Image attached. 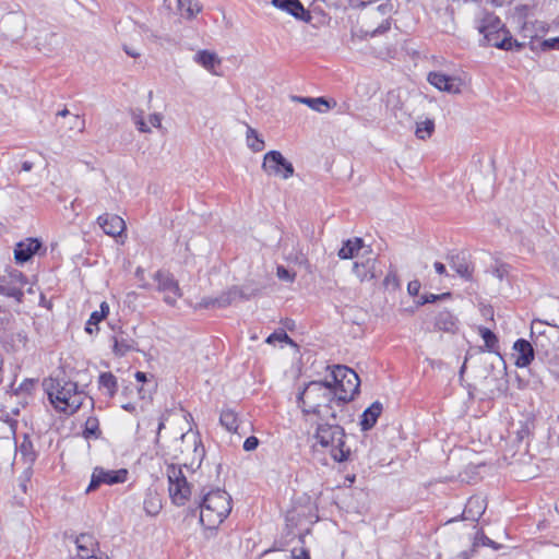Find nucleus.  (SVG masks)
<instances>
[{
    "mask_svg": "<svg viewBox=\"0 0 559 559\" xmlns=\"http://www.w3.org/2000/svg\"><path fill=\"white\" fill-rule=\"evenodd\" d=\"M298 405L304 419L312 425L337 419L343 413L342 402L335 397L328 380L309 382L298 394Z\"/></svg>",
    "mask_w": 559,
    "mask_h": 559,
    "instance_id": "1",
    "label": "nucleus"
},
{
    "mask_svg": "<svg viewBox=\"0 0 559 559\" xmlns=\"http://www.w3.org/2000/svg\"><path fill=\"white\" fill-rule=\"evenodd\" d=\"M340 418L341 416L337 419L314 424L317 428L313 438L316 445H320L333 461L343 463L349 459L352 450L347 444L345 430L340 425Z\"/></svg>",
    "mask_w": 559,
    "mask_h": 559,
    "instance_id": "2",
    "label": "nucleus"
},
{
    "mask_svg": "<svg viewBox=\"0 0 559 559\" xmlns=\"http://www.w3.org/2000/svg\"><path fill=\"white\" fill-rule=\"evenodd\" d=\"M44 388L55 408L66 414H74L87 397L83 391L78 389L75 382L64 379H46Z\"/></svg>",
    "mask_w": 559,
    "mask_h": 559,
    "instance_id": "3",
    "label": "nucleus"
},
{
    "mask_svg": "<svg viewBox=\"0 0 559 559\" xmlns=\"http://www.w3.org/2000/svg\"><path fill=\"white\" fill-rule=\"evenodd\" d=\"M231 511V497L223 489L204 495L200 506V522L209 530L218 527Z\"/></svg>",
    "mask_w": 559,
    "mask_h": 559,
    "instance_id": "4",
    "label": "nucleus"
},
{
    "mask_svg": "<svg viewBox=\"0 0 559 559\" xmlns=\"http://www.w3.org/2000/svg\"><path fill=\"white\" fill-rule=\"evenodd\" d=\"M331 378L332 380L330 382L332 383L334 395L338 402H342V406L344 407V405L352 401L358 393L360 385L359 377L350 368L337 365L333 367Z\"/></svg>",
    "mask_w": 559,
    "mask_h": 559,
    "instance_id": "5",
    "label": "nucleus"
},
{
    "mask_svg": "<svg viewBox=\"0 0 559 559\" xmlns=\"http://www.w3.org/2000/svg\"><path fill=\"white\" fill-rule=\"evenodd\" d=\"M167 476L169 481V496L173 502L177 506H183L191 495V489L182 468L170 465L167 468Z\"/></svg>",
    "mask_w": 559,
    "mask_h": 559,
    "instance_id": "6",
    "label": "nucleus"
},
{
    "mask_svg": "<svg viewBox=\"0 0 559 559\" xmlns=\"http://www.w3.org/2000/svg\"><path fill=\"white\" fill-rule=\"evenodd\" d=\"M533 344L537 352L550 355L559 345V329L554 325H543L540 322L532 326Z\"/></svg>",
    "mask_w": 559,
    "mask_h": 559,
    "instance_id": "7",
    "label": "nucleus"
},
{
    "mask_svg": "<svg viewBox=\"0 0 559 559\" xmlns=\"http://www.w3.org/2000/svg\"><path fill=\"white\" fill-rule=\"evenodd\" d=\"M26 284L27 278L22 272L10 271L0 276V295L13 299L16 304H22Z\"/></svg>",
    "mask_w": 559,
    "mask_h": 559,
    "instance_id": "8",
    "label": "nucleus"
},
{
    "mask_svg": "<svg viewBox=\"0 0 559 559\" xmlns=\"http://www.w3.org/2000/svg\"><path fill=\"white\" fill-rule=\"evenodd\" d=\"M263 171L269 176H276L284 180L293 177L295 169L281 152L270 151L263 157Z\"/></svg>",
    "mask_w": 559,
    "mask_h": 559,
    "instance_id": "9",
    "label": "nucleus"
},
{
    "mask_svg": "<svg viewBox=\"0 0 559 559\" xmlns=\"http://www.w3.org/2000/svg\"><path fill=\"white\" fill-rule=\"evenodd\" d=\"M153 278L157 283V290L164 294V301L167 305L175 306L177 300L181 298L182 293L173 274L166 271H157Z\"/></svg>",
    "mask_w": 559,
    "mask_h": 559,
    "instance_id": "10",
    "label": "nucleus"
},
{
    "mask_svg": "<svg viewBox=\"0 0 559 559\" xmlns=\"http://www.w3.org/2000/svg\"><path fill=\"white\" fill-rule=\"evenodd\" d=\"M127 476L128 471L124 468L111 471L96 466L93 469L91 483L86 488V492L96 490L100 485L122 484L127 480Z\"/></svg>",
    "mask_w": 559,
    "mask_h": 559,
    "instance_id": "11",
    "label": "nucleus"
},
{
    "mask_svg": "<svg viewBox=\"0 0 559 559\" xmlns=\"http://www.w3.org/2000/svg\"><path fill=\"white\" fill-rule=\"evenodd\" d=\"M428 82L439 91L450 94H460L462 92V81L455 76H449L441 72H430Z\"/></svg>",
    "mask_w": 559,
    "mask_h": 559,
    "instance_id": "12",
    "label": "nucleus"
},
{
    "mask_svg": "<svg viewBox=\"0 0 559 559\" xmlns=\"http://www.w3.org/2000/svg\"><path fill=\"white\" fill-rule=\"evenodd\" d=\"M477 29L484 39H493L492 34H501L508 31L501 20L493 13L485 12L483 17L477 21Z\"/></svg>",
    "mask_w": 559,
    "mask_h": 559,
    "instance_id": "13",
    "label": "nucleus"
},
{
    "mask_svg": "<svg viewBox=\"0 0 559 559\" xmlns=\"http://www.w3.org/2000/svg\"><path fill=\"white\" fill-rule=\"evenodd\" d=\"M365 253H368V257L364 258L362 254L353 266V271L360 282L371 281L376 277V258L371 255L369 249H366Z\"/></svg>",
    "mask_w": 559,
    "mask_h": 559,
    "instance_id": "14",
    "label": "nucleus"
},
{
    "mask_svg": "<svg viewBox=\"0 0 559 559\" xmlns=\"http://www.w3.org/2000/svg\"><path fill=\"white\" fill-rule=\"evenodd\" d=\"M1 25L3 34L12 40L21 37L26 29L25 19L21 14L7 15Z\"/></svg>",
    "mask_w": 559,
    "mask_h": 559,
    "instance_id": "15",
    "label": "nucleus"
},
{
    "mask_svg": "<svg viewBox=\"0 0 559 559\" xmlns=\"http://www.w3.org/2000/svg\"><path fill=\"white\" fill-rule=\"evenodd\" d=\"M491 37L493 39L483 38L479 41L480 46H493L504 50H520L524 46L522 43H519L518 40L513 39L509 31L501 32V34H492Z\"/></svg>",
    "mask_w": 559,
    "mask_h": 559,
    "instance_id": "16",
    "label": "nucleus"
},
{
    "mask_svg": "<svg viewBox=\"0 0 559 559\" xmlns=\"http://www.w3.org/2000/svg\"><path fill=\"white\" fill-rule=\"evenodd\" d=\"M75 545L80 559L96 558L98 542L93 535L86 533L79 535L75 539Z\"/></svg>",
    "mask_w": 559,
    "mask_h": 559,
    "instance_id": "17",
    "label": "nucleus"
},
{
    "mask_svg": "<svg viewBox=\"0 0 559 559\" xmlns=\"http://www.w3.org/2000/svg\"><path fill=\"white\" fill-rule=\"evenodd\" d=\"M98 225L102 227L105 234L117 237L126 229L124 221L114 214H103L97 218Z\"/></svg>",
    "mask_w": 559,
    "mask_h": 559,
    "instance_id": "18",
    "label": "nucleus"
},
{
    "mask_svg": "<svg viewBox=\"0 0 559 559\" xmlns=\"http://www.w3.org/2000/svg\"><path fill=\"white\" fill-rule=\"evenodd\" d=\"M40 248L41 242L38 239L27 238L16 245L14 258L19 263L27 262Z\"/></svg>",
    "mask_w": 559,
    "mask_h": 559,
    "instance_id": "19",
    "label": "nucleus"
},
{
    "mask_svg": "<svg viewBox=\"0 0 559 559\" xmlns=\"http://www.w3.org/2000/svg\"><path fill=\"white\" fill-rule=\"evenodd\" d=\"M513 349L516 355L515 366L519 368L527 367L534 359V347L528 341L518 340Z\"/></svg>",
    "mask_w": 559,
    "mask_h": 559,
    "instance_id": "20",
    "label": "nucleus"
},
{
    "mask_svg": "<svg viewBox=\"0 0 559 559\" xmlns=\"http://www.w3.org/2000/svg\"><path fill=\"white\" fill-rule=\"evenodd\" d=\"M486 507V500L483 497H471L465 504V509L462 514L463 520L478 521V519L484 514Z\"/></svg>",
    "mask_w": 559,
    "mask_h": 559,
    "instance_id": "21",
    "label": "nucleus"
},
{
    "mask_svg": "<svg viewBox=\"0 0 559 559\" xmlns=\"http://www.w3.org/2000/svg\"><path fill=\"white\" fill-rule=\"evenodd\" d=\"M271 3L274 7L288 12L298 20L308 21L310 19L309 13L305 10L299 0H272Z\"/></svg>",
    "mask_w": 559,
    "mask_h": 559,
    "instance_id": "22",
    "label": "nucleus"
},
{
    "mask_svg": "<svg viewBox=\"0 0 559 559\" xmlns=\"http://www.w3.org/2000/svg\"><path fill=\"white\" fill-rule=\"evenodd\" d=\"M193 59L212 74L218 75L216 68L221 66L222 61L215 52L200 50L194 55Z\"/></svg>",
    "mask_w": 559,
    "mask_h": 559,
    "instance_id": "23",
    "label": "nucleus"
},
{
    "mask_svg": "<svg viewBox=\"0 0 559 559\" xmlns=\"http://www.w3.org/2000/svg\"><path fill=\"white\" fill-rule=\"evenodd\" d=\"M383 411V406L379 401L373 402L361 415V430H370L377 423Z\"/></svg>",
    "mask_w": 559,
    "mask_h": 559,
    "instance_id": "24",
    "label": "nucleus"
},
{
    "mask_svg": "<svg viewBox=\"0 0 559 559\" xmlns=\"http://www.w3.org/2000/svg\"><path fill=\"white\" fill-rule=\"evenodd\" d=\"M112 350L117 356H124L135 348V342L127 333L119 331L112 336Z\"/></svg>",
    "mask_w": 559,
    "mask_h": 559,
    "instance_id": "25",
    "label": "nucleus"
},
{
    "mask_svg": "<svg viewBox=\"0 0 559 559\" xmlns=\"http://www.w3.org/2000/svg\"><path fill=\"white\" fill-rule=\"evenodd\" d=\"M366 249L367 248L365 247L361 238L348 239L347 241L344 242L342 248L338 250V257L344 260L353 259V258L359 259L360 258L359 252L361 250L365 251Z\"/></svg>",
    "mask_w": 559,
    "mask_h": 559,
    "instance_id": "26",
    "label": "nucleus"
},
{
    "mask_svg": "<svg viewBox=\"0 0 559 559\" xmlns=\"http://www.w3.org/2000/svg\"><path fill=\"white\" fill-rule=\"evenodd\" d=\"M450 267L456 272L463 278L469 280L473 274V267L471 262L461 254H455L450 258Z\"/></svg>",
    "mask_w": 559,
    "mask_h": 559,
    "instance_id": "27",
    "label": "nucleus"
},
{
    "mask_svg": "<svg viewBox=\"0 0 559 559\" xmlns=\"http://www.w3.org/2000/svg\"><path fill=\"white\" fill-rule=\"evenodd\" d=\"M109 305L106 301L100 304V309L92 312L85 325V332L94 334L98 332V324L108 316Z\"/></svg>",
    "mask_w": 559,
    "mask_h": 559,
    "instance_id": "28",
    "label": "nucleus"
},
{
    "mask_svg": "<svg viewBox=\"0 0 559 559\" xmlns=\"http://www.w3.org/2000/svg\"><path fill=\"white\" fill-rule=\"evenodd\" d=\"M219 423L227 431L241 435V432L239 431V429L241 428V423L239 421L237 414L233 409H223L219 416Z\"/></svg>",
    "mask_w": 559,
    "mask_h": 559,
    "instance_id": "29",
    "label": "nucleus"
},
{
    "mask_svg": "<svg viewBox=\"0 0 559 559\" xmlns=\"http://www.w3.org/2000/svg\"><path fill=\"white\" fill-rule=\"evenodd\" d=\"M436 328L444 332H453L456 329V319L450 311H441L436 318Z\"/></svg>",
    "mask_w": 559,
    "mask_h": 559,
    "instance_id": "30",
    "label": "nucleus"
},
{
    "mask_svg": "<svg viewBox=\"0 0 559 559\" xmlns=\"http://www.w3.org/2000/svg\"><path fill=\"white\" fill-rule=\"evenodd\" d=\"M64 134L71 136L72 133H82L85 129V120L79 115L69 116L66 122L62 124Z\"/></svg>",
    "mask_w": 559,
    "mask_h": 559,
    "instance_id": "31",
    "label": "nucleus"
},
{
    "mask_svg": "<svg viewBox=\"0 0 559 559\" xmlns=\"http://www.w3.org/2000/svg\"><path fill=\"white\" fill-rule=\"evenodd\" d=\"M143 509L150 516H155L162 510V501L157 493L148 492L143 502Z\"/></svg>",
    "mask_w": 559,
    "mask_h": 559,
    "instance_id": "32",
    "label": "nucleus"
},
{
    "mask_svg": "<svg viewBox=\"0 0 559 559\" xmlns=\"http://www.w3.org/2000/svg\"><path fill=\"white\" fill-rule=\"evenodd\" d=\"M246 141L248 147L252 152H261L264 150L265 143L258 131L250 126H247Z\"/></svg>",
    "mask_w": 559,
    "mask_h": 559,
    "instance_id": "33",
    "label": "nucleus"
},
{
    "mask_svg": "<svg viewBox=\"0 0 559 559\" xmlns=\"http://www.w3.org/2000/svg\"><path fill=\"white\" fill-rule=\"evenodd\" d=\"M522 34L526 38H535L539 36V34H544L547 32L546 24L544 22L535 21V22H525L521 29Z\"/></svg>",
    "mask_w": 559,
    "mask_h": 559,
    "instance_id": "34",
    "label": "nucleus"
},
{
    "mask_svg": "<svg viewBox=\"0 0 559 559\" xmlns=\"http://www.w3.org/2000/svg\"><path fill=\"white\" fill-rule=\"evenodd\" d=\"M388 108L399 122H403L404 119L408 117V112L405 110L404 105L394 95L389 96Z\"/></svg>",
    "mask_w": 559,
    "mask_h": 559,
    "instance_id": "35",
    "label": "nucleus"
},
{
    "mask_svg": "<svg viewBox=\"0 0 559 559\" xmlns=\"http://www.w3.org/2000/svg\"><path fill=\"white\" fill-rule=\"evenodd\" d=\"M294 99L299 102V103L306 104L311 109H313L316 111H319V112H325V111H328L330 109L329 102L325 98H323V97H317V98H311V97H294Z\"/></svg>",
    "mask_w": 559,
    "mask_h": 559,
    "instance_id": "36",
    "label": "nucleus"
},
{
    "mask_svg": "<svg viewBox=\"0 0 559 559\" xmlns=\"http://www.w3.org/2000/svg\"><path fill=\"white\" fill-rule=\"evenodd\" d=\"M435 131V121L432 119H425L416 122L415 135L419 140L429 139Z\"/></svg>",
    "mask_w": 559,
    "mask_h": 559,
    "instance_id": "37",
    "label": "nucleus"
},
{
    "mask_svg": "<svg viewBox=\"0 0 559 559\" xmlns=\"http://www.w3.org/2000/svg\"><path fill=\"white\" fill-rule=\"evenodd\" d=\"M98 382L99 386L105 389L110 397L117 392V379L111 372H103L99 376Z\"/></svg>",
    "mask_w": 559,
    "mask_h": 559,
    "instance_id": "38",
    "label": "nucleus"
},
{
    "mask_svg": "<svg viewBox=\"0 0 559 559\" xmlns=\"http://www.w3.org/2000/svg\"><path fill=\"white\" fill-rule=\"evenodd\" d=\"M240 296V292L237 287L229 288L228 290L222 293L217 298V307L225 308L231 305L238 297Z\"/></svg>",
    "mask_w": 559,
    "mask_h": 559,
    "instance_id": "39",
    "label": "nucleus"
},
{
    "mask_svg": "<svg viewBox=\"0 0 559 559\" xmlns=\"http://www.w3.org/2000/svg\"><path fill=\"white\" fill-rule=\"evenodd\" d=\"M19 453L23 456L25 463L28 465L27 467H31L36 459V453L32 442L25 439L19 448Z\"/></svg>",
    "mask_w": 559,
    "mask_h": 559,
    "instance_id": "40",
    "label": "nucleus"
},
{
    "mask_svg": "<svg viewBox=\"0 0 559 559\" xmlns=\"http://www.w3.org/2000/svg\"><path fill=\"white\" fill-rule=\"evenodd\" d=\"M83 435L86 439L92 437L97 438L99 436V425L97 418L88 417L86 419Z\"/></svg>",
    "mask_w": 559,
    "mask_h": 559,
    "instance_id": "41",
    "label": "nucleus"
},
{
    "mask_svg": "<svg viewBox=\"0 0 559 559\" xmlns=\"http://www.w3.org/2000/svg\"><path fill=\"white\" fill-rule=\"evenodd\" d=\"M479 333L485 342V346L488 349H493L498 343L497 336L487 328H479Z\"/></svg>",
    "mask_w": 559,
    "mask_h": 559,
    "instance_id": "42",
    "label": "nucleus"
},
{
    "mask_svg": "<svg viewBox=\"0 0 559 559\" xmlns=\"http://www.w3.org/2000/svg\"><path fill=\"white\" fill-rule=\"evenodd\" d=\"M275 342H285V343L296 346L294 341L287 335V333H285L283 331L274 332L266 338V343H269V344H274Z\"/></svg>",
    "mask_w": 559,
    "mask_h": 559,
    "instance_id": "43",
    "label": "nucleus"
},
{
    "mask_svg": "<svg viewBox=\"0 0 559 559\" xmlns=\"http://www.w3.org/2000/svg\"><path fill=\"white\" fill-rule=\"evenodd\" d=\"M276 275L281 281L293 283L296 278V273L290 272L283 265H278L276 269Z\"/></svg>",
    "mask_w": 559,
    "mask_h": 559,
    "instance_id": "44",
    "label": "nucleus"
},
{
    "mask_svg": "<svg viewBox=\"0 0 559 559\" xmlns=\"http://www.w3.org/2000/svg\"><path fill=\"white\" fill-rule=\"evenodd\" d=\"M133 122H134L136 129L140 132H142V133L151 132V129L148 128V126L144 121V118H143L142 114H134L133 115Z\"/></svg>",
    "mask_w": 559,
    "mask_h": 559,
    "instance_id": "45",
    "label": "nucleus"
},
{
    "mask_svg": "<svg viewBox=\"0 0 559 559\" xmlns=\"http://www.w3.org/2000/svg\"><path fill=\"white\" fill-rule=\"evenodd\" d=\"M450 296H451L450 293H443V294H440V295L428 294V295H424V301H417V304L423 306V305L428 304V302H435V301L440 300V299L450 298Z\"/></svg>",
    "mask_w": 559,
    "mask_h": 559,
    "instance_id": "46",
    "label": "nucleus"
},
{
    "mask_svg": "<svg viewBox=\"0 0 559 559\" xmlns=\"http://www.w3.org/2000/svg\"><path fill=\"white\" fill-rule=\"evenodd\" d=\"M286 259L290 262H294L296 264H299V265H306L307 262H308V259L306 257V254L301 251L299 252H296V253H289Z\"/></svg>",
    "mask_w": 559,
    "mask_h": 559,
    "instance_id": "47",
    "label": "nucleus"
},
{
    "mask_svg": "<svg viewBox=\"0 0 559 559\" xmlns=\"http://www.w3.org/2000/svg\"><path fill=\"white\" fill-rule=\"evenodd\" d=\"M491 273L499 281H502L504 276L508 274V266L506 264H495L492 266Z\"/></svg>",
    "mask_w": 559,
    "mask_h": 559,
    "instance_id": "48",
    "label": "nucleus"
},
{
    "mask_svg": "<svg viewBox=\"0 0 559 559\" xmlns=\"http://www.w3.org/2000/svg\"><path fill=\"white\" fill-rule=\"evenodd\" d=\"M259 445V439L254 436L248 437L243 442L245 451H254Z\"/></svg>",
    "mask_w": 559,
    "mask_h": 559,
    "instance_id": "49",
    "label": "nucleus"
},
{
    "mask_svg": "<svg viewBox=\"0 0 559 559\" xmlns=\"http://www.w3.org/2000/svg\"><path fill=\"white\" fill-rule=\"evenodd\" d=\"M292 559H311L309 551L305 548H294L292 550Z\"/></svg>",
    "mask_w": 559,
    "mask_h": 559,
    "instance_id": "50",
    "label": "nucleus"
},
{
    "mask_svg": "<svg viewBox=\"0 0 559 559\" xmlns=\"http://www.w3.org/2000/svg\"><path fill=\"white\" fill-rule=\"evenodd\" d=\"M420 289L419 281L415 280L408 283L407 292L411 296H417Z\"/></svg>",
    "mask_w": 559,
    "mask_h": 559,
    "instance_id": "51",
    "label": "nucleus"
},
{
    "mask_svg": "<svg viewBox=\"0 0 559 559\" xmlns=\"http://www.w3.org/2000/svg\"><path fill=\"white\" fill-rule=\"evenodd\" d=\"M543 48L544 49H559V37L544 40Z\"/></svg>",
    "mask_w": 559,
    "mask_h": 559,
    "instance_id": "52",
    "label": "nucleus"
},
{
    "mask_svg": "<svg viewBox=\"0 0 559 559\" xmlns=\"http://www.w3.org/2000/svg\"><path fill=\"white\" fill-rule=\"evenodd\" d=\"M162 119H163V116L160 114H152L150 115L148 117V121L150 123L155 127V128H162Z\"/></svg>",
    "mask_w": 559,
    "mask_h": 559,
    "instance_id": "53",
    "label": "nucleus"
},
{
    "mask_svg": "<svg viewBox=\"0 0 559 559\" xmlns=\"http://www.w3.org/2000/svg\"><path fill=\"white\" fill-rule=\"evenodd\" d=\"M390 26H391V23L388 20H385V21H383L380 24L379 27H377L376 29L371 31L370 34H371V36H376L378 34H382V33L386 32L388 29H390Z\"/></svg>",
    "mask_w": 559,
    "mask_h": 559,
    "instance_id": "54",
    "label": "nucleus"
},
{
    "mask_svg": "<svg viewBox=\"0 0 559 559\" xmlns=\"http://www.w3.org/2000/svg\"><path fill=\"white\" fill-rule=\"evenodd\" d=\"M31 478V467H27L24 472V477L21 479L20 487L23 492H26L27 481Z\"/></svg>",
    "mask_w": 559,
    "mask_h": 559,
    "instance_id": "55",
    "label": "nucleus"
},
{
    "mask_svg": "<svg viewBox=\"0 0 559 559\" xmlns=\"http://www.w3.org/2000/svg\"><path fill=\"white\" fill-rule=\"evenodd\" d=\"M200 307L203 308H210V307H217L216 298H203L200 302Z\"/></svg>",
    "mask_w": 559,
    "mask_h": 559,
    "instance_id": "56",
    "label": "nucleus"
},
{
    "mask_svg": "<svg viewBox=\"0 0 559 559\" xmlns=\"http://www.w3.org/2000/svg\"><path fill=\"white\" fill-rule=\"evenodd\" d=\"M135 276L138 277L139 281L142 282V284H141L142 288H148L150 287V285L144 282V271H143V269L138 267L136 271H135Z\"/></svg>",
    "mask_w": 559,
    "mask_h": 559,
    "instance_id": "57",
    "label": "nucleus"
},
{
    "mask_svg": "<svg viewBox=\"0 0 559 559\" xmlns=\"http://www.w3.org/2000/svg\"><path fill=\"white\" fill-rule=\"evenodd\" d=\"M374 1L376 0H350L353 5H355V7H365V5L371 4Z\"/></svg>",
    "mask_w": 559,
    "mask_h": 559,
    "instance_id": "58",
    "label": "nucleus"
},
{
    "mask_svg": "<svg viewBox=\"0 0 559 559\" xmlns=\"http://www.w3.org/2000/svg\"><path fill=\"white\" fill-rule=\"evenodd\" d=\"M200 10L201 9H200V7L198 4H194V7L189 4V8L187 9L188 17L194 16V14L200 12Z\"/></svg>",
    "mask_w": 559,
    "mask_h": 559,
    "instance_id": "59",
    "label": "nucleus"
},
{
    "mask_svg": "<svg viewBox=\"0 0 559 559\" xmlns=\"http://www.w3.org/2000/svg\"><path fill=\"white\" fill-rule=\"evenodd\" d=\"M433 266L438 274L442 275L445 273V266L441 262H435Z\"/></svg>",
    "mask_w": 559,
    "mask_h": 559,
    "instance_id": "60",
    "label": "nucleus"
},
{
    "mask_svg": "<svg viewBox=\"0 0 559 559\" xmlns=\"http://www.w3.org/2000/svg\"><path fill=\"white\" fill-rule=\"evenodd\" d=\"M135 379L139 381V382H145L147 380V376L145 372H142V371H138L135 373Z\"/></svg>",
    "mask_w": 559,
    "mask_h": 559,
    "instance_id": "61",
    "label": "nucleus"
},
{
    "mask_svg": "<svg viewBox=\"0 0 559 559\" xmlns=\"http://www.w3.org/2000/svg\"><path fill=\"white\" fill-rule=\"evenodd\" d=\"M393 283L395 286L399 285L397 281H396V275L395 274H389L386 277H385V283L389 284V283Z\"/></svg>",
    "mask_w": 559,
    "mask_h": 559,
    "instance_id": "62",
    "label": "nucleus"
},
{
    "mask_svg": "<svg viewBox=\"0 0 559 559\" xmlns=\"http://www.w3.org/2000/svg\"><path fill=\"white\" fill-rule=\"evenodd\" d=\"M481 542H483V545L491 546V547H493V548H498V547L496 546L495 542H492L490 538H488V537H486V536H484V537L481 538Z\"/></svg>",
    "mask_w": 559,
    "mask_h": 559,
    "instance_id": "63",
    "label": "nucleus"
},
{
    "mask_svg": "<svg viewBox=\"0 0 559 559\" xmlns=\"http://www.w3.org/2000/svg\"><path fill=\"white\" fill-rule=\"evenodd\" d=\"M33 169V163L32 162H24L22 164V170L23 171H31Z\"/></svg>",
    "mask_w": 559,
    "mask_h": 559,
    "instance_id": "64",
    "label": "nucleus"
}]
</instances>
